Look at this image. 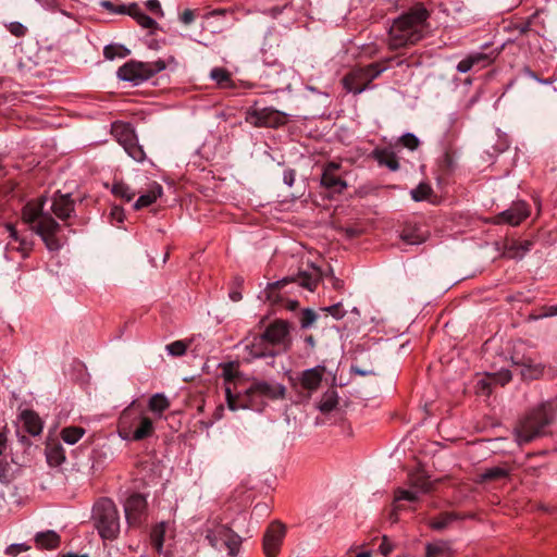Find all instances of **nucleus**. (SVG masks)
Wrapping results in <instances>:
<instances>
[{
	"label": "nucleus",
	"instance_id": "nucleus-45",
	"mask_svg": "<svg viewBox=\"0 0 557 557\" xmlns=\"http://www.w3.org/2000/svg\"><path fill=\"white\" fill-rule=\"evenodd\" d=\"M187 344L183 341H175L169 345H166V350L170 355L174 357H181L187 351Z\"/></svg>",
	"mask_w": 557,
	"mask_h": 557
},
{
	"label": "nucleus",
	"instance_id": "nucleus-14",
	"mask_svg": "<svg viewBox=\"0 0 557 557\" xmlns=\"http://www.w3.org/2000/svg\"><path fill=\"white\" fill-rule=\"evenodd\" d=\"M530 214L529 207L524 201L513 202L512 206L495 216V223H506L511 226L519 225Z\"/></svg>",
	"mask_w": 557,
	"mask_h": 557
},
{
	"label": "nucleus",
	"instance_id": "nucleus-20",
	"mask_svg": "<svg viewBox=\"0 0 557 557\" xmlns=\"http://www.w3.org/2000/svg\"><path fill=\"white\" fill-rule=\"evenodd\" d=\"M51 210L59 219L65 220L74 211V201L69 194L57 193L52 200Z\"/></svg>",
	"mask_w": 557,
	"mask_h": 557
},
{
	"label": "nucleus",
	"instance_id": "nucleus-50",
	"mask_svg": "<svg viewBox=\"0 0 557 557\" xmlns=\"http://www.w3.org/2000/svg\"><path fill=\"white\" fill-rule=\"evenodd\" d=\"M317 319V314L311 309H305L300 318L301 327H309Z\"/></svg>",
	"mask_w": 557,
	"mask_h": 557
},
{
	"label": "nucleus",
	"instance_id": "nucleus-47",
	"mask_svg": "<svg viewBox=\"0 0 557 557\" xmlns=\"http://www.w3.org/2000/svg\"><path fill=\"white\" fill-rule=\"evenodd\" d=\"M410 484H411V486H413L424 493L431 491L432 485H433L426 478H423V476L411 478Z\"/></svg>",
	"mask_w": 557,
	"mask_h": 557
},
{
	"label": "nucleus",
	"instance_id": "nucleus-41",
	"mask_svg": "<svg viewBox=\"0 0 557 557\" xmlns=\"http://www.w3.org/2000/svg\"><path fill=\"white\" fill-rule=\"evenodd\" d=\"M432 194V187L426 183H420L414 189L411 190V197L416 201L428 199Z\"/></svg>",
	"mask_w": 557,
	"mask_h": 557
},
{
	"label": "nucleus",
	"instance_id": "nucleus-58",
	"mask_svg": "<svg viewBox=\"0 0 557 557\" xmlns=\"http://www.w3.org/2000/svg\"><path fill=\"white\" fill-rule=\"evenodd\" d=\"M146 7L149 11L156 14H162V9L158 0H148Z\"/></svg>",
	"mask_w": 557,
	"mask_h": 557
},
{
	"label": "nucleus",
	"instance_id": "nucleus-39",
	"mask_svg": "<svg viewBox=\"0 0 557 557\" xmlns=\"http://www.w3.org/2000/svg\"><path fill=\"white\" fill-rule=\"evenodd\" d=\"M112 193L115 196L125 199L126 201H131L136 195V193L128 185L122 182L115 183L113 185Z\"/></svg>",
	"mask_w": 557,
	"mask_h": 557
},
{
	"label": "nucleus",
	"instance_id": "nucleus-46",
	"mask_svg": "<svg viewBox=\"0 0 557 557\" xmlns=\"http://www.w3.org/2000/svg\"><path fill=\"white\" fill-rule=\"evenodd\" d=\"M394 500H408V502H416L418 500V495L416 492L404 490V488H396L394 492Z\"/></svg>",
	"mask_w": 557,
	"mask_h": 557
},
{
	"label": "nucleus",
	"instance_id": "nucleus-28",
	"mask_svg": "<svg viewBox=\"0 0 557 557\" xmlns=\"http://www.w3.org/2000/svg\"><path fill=\"white\" fill-rule=\"evenodd\" d=\"M400 238L409 245H418L425 240V235L420 227L407 225L401 231Z\"/></svg>",
	"mask_w": 557,
	"mask_h": 557
},
{
	"label": "nucleus",
	"instance_id": "nucleus-15",
	"mask_svg": "<svg viewBox=\"0 0 557 557\" xmlns=\"http://www.w3.org/2000/svg\"><path fill=\"white\" fill-rule=\"evenodd\" d=\"M245 342V349L253 359L274 357L278 354V349L270 347L261 334L253 335L251 338H247Z\"/></svg>",
	"mask_w": 557,
	"mask_h": 557
},
{
	"label": "nucleus",
	"instance_id": "nucleus-29",
	"mask_svg": "<svg viewBox=\"0 0 557 557\" xmlns=\"http://www.w3.org/2000/svg\"><path fill=\"white\" fill-rule=\"evenodd\" d=\"M425 557H451V549L447 542L428 543L425 545Z\"/></svg>",
	"mask_w": 557,
	"mask_h": 557
},
{
	"label": "nucleus",
	"instance_id": "nucleus-40",
	"mask_svg": "<svg viewBox=\"0 0 557 557\" xmlns=\"http://www.w3.org/2000/svg\"><path fill=\"white\" fill-rule=\"evenodd\" d=\"M455 518L456 517L453 513H442L438 517L431 520L430 527L434 530H443L447 528L451 523V521L455 520Z\"/></svg>",
	"mask_w": 557,
	"mask_h": 557
},
{
	"label": "nucleus",
	"instance_id": "nucleus-60",
	"mask_svg": "<svg viewBox=\"0 0 557 557\" xmlns=\"http://www.w3.org/2000/svg\"><path fill=\"white\" fill-rule=\"evenodd\" d=\"M515 29H517L520 35L528 34L531 30V18L522 24L516 25Z\"/></svg>",
	"mask_w": 557,
	"mask_h": 557
},
{
	"label": "nucleus",
	"instance_id": "nucleus-19",
	"mask_svg": "<svg viewBox=\"0 0 557 557\" xmlns=\"http://www.w3.org/2000/svg\"><path fill=\"white\" fill-rule=\"evenodd\" d=\"M339 166L341 165L335 162L327 163L322 173L321 184L329 189L342 193L346 189L347 183L336 174Z\"/></svg>",
	"mask_w": 557,
	"mask_h": 557
},
{
	"label": "nucleus",
	"instance_id": "nucleus-62",
	"mask_svg": "<svg viewBox=\"0 0 557 557\" xmlns=\"http://www.w3.org/2000/svg\"><path fill=\"white\" fill-rule=\"evenodd\" d=\"M283 180L286 185L292 186L295 182V171L294 170L285 171Z\"/></svg>",
	"mask_w": 557,
	"mask_h": 557
},
{
	"label": "nucleus",
	"instance_id": "nucleus-18",
	"mask_svg": "<svg viewBox=\"0 0 557 557\" xmlns=\"http://www.w3.org/2000/svg\"><path fill=\"white\" fill-rule=\"evenodd\" d=\"M251 383L259 395H261L267 401L283 399L285 397L286 387L283 384L261 380H253Z\"/></svg>",
	"mask_w": 557,
	"mask_h": 557
},
{
	"label": "nucleus",
	"instance_id": "nucleus-25",
	"mask_svg": "<svg viewBox=\"0 0 557 557\" xmlns=\"http://www.w3.org/2000/svg\"><path fill=\"white\" fill-rule=\"evenodd\" d=\"M36 545L42 549H54L58 548L61 539L60 535L54 531L40 532L35 537Z\"/></svg>",
	"mask_w": 557,
	"mask_h": 557
},
{
	"label": "nucleus",
	"instance_id": "nucleus-49",
	"mask_svg": "<svg viewBox=\"0 0 557 557\" xmlns=\"http://www.w3.org/2000/svg\"><path fill=\"white\" fill-rule=\"evenodd\" d=\"M13 480L10 465L7 461H0V482L9 484Z\"/></svg>",
	"mask_w": 557,
	"mask_h": 557
},
{
	"label": "nucleus",
	"instance_id": "nucleus-2",
	"mask_svg": "<svg viewBox=\"0 0 557 557\" xmlns=\"http://www.w3.org/2000/svg\"><path fill=\"white\" fill-rule=\"evenodd\" d=\"M45 203L44 196L28 201L22 209V220L41 237L49 250H58L61 244L55 235L60 231V224L44 211Z\"/></svg>",
	"mask_w": 557,
	"mask_h": 557
},
{
	"label": "nucleus",
	"instance_id": "nucleus-30",
	"mask_svg": "<svg viewBox=\"0 0 557 557\" xmlns=\"http://www.w3.org/2000/svg\"><path fill=\"white\" fill-rule=\"evenodd\" d=\"M210 77L221 88H233L235 86L231 73L224 67H214L210 72Z\"/></svg>",
	"mask_w": 557,
	"mask_h": 557
},
{
	"label": "nucleus",
	"instance_id": "nucleus-36",
	"mask_svg": "<svg viewBox=\"0 0 557 557\" xmlns=\"http://www.w3.org/2000/svg\"><path fill=\"white\" fill-rule=\"evenodd\" d=\"M85 434V430L81 426H67L61 431V438L70 444H76Z\"/></svg>",
	"mask_w": 557,
	"mask_h": 557
},
{
	"label": "nucleus",
	"instance_id": "nucleus-61",
	"mask_svg": "<svg viewBox=\"0 0 557 557\" xmlns=\"http://www.w3.org/2000/svg\"><path fill=\"white\" fill-rule=\"evenodd\" d=\"M5 228L7 231L9 232L10 234V237L14 240V242H17L22 235L18 234V232L16 231L15 226L11 223H7L5 224Z\"/></svg>",
	"mask_w": 557,
	"mask_h": 557
},
{
	"label": "nucleus",
	"instance_id": "nucleus-9",
	"mask_svg": "<svg viewBox=\"0 0 557 557\" xmlns=\"http://www.w3.org/2000/svg\"><path fill=\"white\" fill-rule=\"evenodd\" d=\"M206 539L214 548H220V543L227 548L230 556H236L242 546V537L231 528L224 524H218L214 529H208Z\"/></svg>",
	"mask_w": 557,
	"mask_h": 557
},
{
	"label": "nucleus",
	"instance_id": "nucleus-12",
	"mask_svg": "<svg viewBox=\"0 0 557 557\" xmlns=\"http://www.w3.org/2000/svg\"><path fill=\"white\" fill-rule=\"evenodd\" d=\"M124 511L129 527H140L146 520V498L140 494L131 495L125 502Z\"/></svg>",
	"mask_w": 557,
	"mask_h": 557
},
{
	"label": "nucleus",
	"instance_id": "nucleus-27",
	"mask_svg": "<svg viewBox=\"0 0 557 557\" xmlns=\"http://www.w3.org/2000/svg\"><path fill=\"white\" fill-rule=\"evenodd\" d=\"M293 282V280L289 278H283L281 281L274 282L269 284L265 293H267V299L272 304H281L284 301V297L281 293V288L287 285L288 283Z\"/></svg>",
	"mask_w": 557,
	"mask_h": 557
},
{
	"label": "nucleus",
	"instance_id": "nucleus-59",
	"mask_svg": "<svg viewBox=\"0 0 557 557\" xmlns=\"http://www.w3.org/2000/svg\"><path fill=\"white\" fill-rule=\"evenodd\" d=\"M195 18V13L193 10L190 9H186L182 14H181V21L184 23V24H190Z\"/></svg>",
	"mask_w": 557,
	"mask_h": 557
},
{
	"label": "nucleus",
	"instance_id": "nucleus-31",
	"mask_svg": "<svg viewBox=\"0 0 557 557\" xmlns=\"http://www.w3.org/2000/svg\"><path fill=\"white\" fill-rule=\"evenodd\" d=\"M483 62L484 64L483 65H486L490 63V60H488V57L484 53H474V54H471L469 57H467L466 59L461 60L458 65H457V70L460 72V73H467L469 72L475 64H479Z\"/></svg>",
	"mask_w": 557,
	"mask_h": 557
},
{
	"label": "nucleus",
	"instance_id": "nucleus-26",
	"mask_svg": "<svg viewBox=\"0 0 557 557\" xmlns=\"http://www.w3.org/2000/svg\"><path fill=\"white\" fill-rule=\"evenodd\" d=\"M127 14L144 28H152L157 25V22L148 16L136 3L128 5Z\"/></svg>",
	"mask_w": 557,
	"mask_h": 557
},
{
	"label": "nucleus",
	"instance_id": "nucleus-6",
	"mask_svg": "<svg viewBox=\"0 0 557 557\" xmlns=\"http://www.w3.org/2000/svg\"><path fill=\"white\" fill-rule=\"evenodd\" d=\"M165 69L166 63L163 60L153 62H140L132 60L119 69L117 76L122 81L138 85L145 81H148Z\"/></svg>",
	"mask_w": 557,
	"mask_h": 557
},
{
	"label": "nucleus",
	"instance_id": "nucleus-35",
	"mask_svg": "<svg viewBox=\"0 0 557 557\" xmlns=\"http://www.w3.org/2000/svg\"><path fill=\"white\" fill-rule=\"evenodd\" d=\"M170 407L169 399L163 394H154L150 397L148 408L161 416Z\"/></svg>",
	"mask_w": 557,
	"mask_h": 557
},
{
	"label": "nucleus",
	"instance_id": "nucleus-48",
	"mask_svg": "<svg viewBox=\"0 0 557 557\" xmlns=\"http://www.w3.org/2000/svg\"><path fill=\"white\" fill-rule=\"evenodd\" d=\"M16 243L18 245L14 247V249H16L22 255V257H27L33 249V242L27 237L22 236Z\"/></svg>",
	"mask_w": 557,
	"mask_h": 557
},
{
	"label": "nucleus",
	"instance_id": "nucleus-22",
	"mask_svg": "<svg viewBox=\"0 0 557 557\" xmlns=\"http://www.w3.org/2000/svg\"><path fill=\"white\" fill-rule=\"evenodd\" d=\"M112 135L123 148L131 145V141L137 137L132 126L123 122L113 123Z\"/></svg>",
	"mask_w": 557,
	"mask_h": 557
},
{
	"label": "nucleus",
	"instance_id": "nucleus-52",
	"mask_svg": "<svg viewBox=\"0 0 557 557\" xmlns=\"http://www.w3.org/2000/svg\"><path fill=\"white\" fill-rule=\"evenodd\" d=\"M322 310L329 312L335 319H342L346 313V311L343 309V306L341 302L325 307Z\"/></svg>",
	"mask_w": 557,
	"mask_h": 557
},
{
	"label": "nucleus",
	"instance_id": "nucleus-10",
	"mask_svg": "<svg viewBox=\"0 0 557 557\" xmlns=\"http://www.w3.org/2000/svg\"><path fill=\"white\" fill-rule=\"evenodd\" d=\"M270 347L286 351L289 348V325L286 321L275 320L261 334Z\"/></svg>",
	"mask_w": 557,
	"mask_h": 557
},
{
	"label": "nucleus",
	"instance_id": "nucleus-13",
	"mask_svg": "<svg viewBox=\"0 0 557 557\" xmlns=\"http://www.w3.org/2000/svg\"><path fill=\"white\" fill-rule=\"evenodd\" d=\"M258 127H278L287 122V115L273 108L255 110L247 119Z\"/></svg>",
	"mask_w": 557,
	"mask_h": 557
},
{
	"label": "nucleus",
	"instance_id": "nucleus-4",
	"mask_svg": "<svg viewBox=\"0 0 557 557\" xmlns=\"http://www.w3.org/2000/svg\"><path fill=\"white\" fill-rule=\"evenodd\" d=\"M547 404H542L532 409L515 428L517 442L521 444L530 443L534 438L544 434V429L550 423L552 418L548 414Z\"/></svg>",
	"mask_w": 557,
	"mask_h": 557
},
{
	"label": "nucleus",
	"instance_id": "nucleus-3",
	"mask_svg": "<svg viewBox=\"0 0 557 557\" xmlns=\"http://www.w3.org/2000/svg\"><path fill=\"white\" fill-rule=\"evenodd\" d=\"M153 432V421L137 401H132L121 412L117 421V433L123 440L139 442L150 437Z\"/></svg>",
	"mask_w": 557,
	"mask_h": 557
},
{
	"label": "nucleus",
	"instance_id": "nucleus-5",
	"mask_svg": "<svg viewBox=\"0 0 557 557\" xmlns=\"http://www.w3.org/2000/svg\"><path fill=\"white\" fill-rule=\"evenodd\" d=\"M95 525L104 540H114L120 532L119 511L110 498H101L94 506Z\"/></svg>",
	"mask_w": 557,
	"mask_h": 557
},
{
	"label": "nucleus",
	"instance_id": "nucleus-42",
	"mask_svg": "<svg viewBox=\"0 0 557 557\" xmlns=\"http://www.w3.org/2000/svg\"><path fill=\"white\" fill-rule=\"evenodd\" d=\"M531 246L530 242H524L521 244H512L509 246L505 252V256L508 258H518L522 257L525 251L529 250Z\"/></svg>",
	"mask_w": 557,
	"mask_h": 557
},
{
	"label": "nucleus",
	"instance_id": "nucleus-21",
	"mask_svg": "<svg viewBox=\"0 0 557 557\" xmlns=\"http://www.w3.org/2000/svg\"><path fill=\"white\" fill-rule=\"evenodd\" d=\"M24 429L33 436H37L42 431V421L40 417L33 410H24L20 414Z\"/></svg>",
	"mask_w": 557,
	"mask_h": 557
},
{
	"label": "nucleus",
	"instance_id": "nucleus-1",
	"mask_svg": "<svg viewBox=\"0 0 557 557\" xmlns=\"http://www.w3.org/2000/svg\"><path fill=\"white\" fill-rule=\"evenodd\" d=\"M429 16L424 5L418 3L395 18L388 32V48L397 50L420 41L425 35Z\"/></svg>",
	"mask_w": 557,
	"mask_h": 557
},
{
	"label": "nucleus",
	"instance_id": "nucleus-34",
	"mask_svg": "<svg viewBox=\"0 0 557 557\" xmlns=\"http://www.w3.org/2000/svg\"><path fill=\"white\" fill-rule=\"evenodd\" d=\"M338 404V397L335 391L331 389L322 395L319 403V410L323 413H329L336 408Z\"/></svg>",
	"mask_w": 557,
	"mask_h": 557
},
{
	"label": "nucleus",
	"instance_id": "nucleus-23",
	"mask_svg": "<svg viewBox=\"0 0 557 557\" xmlns=\"http://www.w3.org/2000/svg\"><path fill=\"white\" fill-rule=\"evenodd\" d=\"M372 157L377 161L380 165L388 168L391 171H397L399 169V162L395 152L388 149H374Z\"/></svg>",
	"mask_w": 557,
	"mask_h": 557
},
{
	"label": "nucleus",
	"instance_id": "nucleus-33",
	"mask_svg": "<svg viewBox=\"0 0 557 557\" xmlns=\"http://www.w3.org/2000/svg\"><path fill=\"white\" fill-rule=\"evenodd\" d=\"M47 460L50 466L58 467L65 460V451L60 444H52L47 447Z\"/></svg>",
	"mask_w": 557,
	"mask_h": 557
},
{
	"label": "nucleus",
	"instance_id": "nucleus-51",
	"mask_svg": "<svg viewBox=\"0 0 557 557\" xmlns=\"http://www.w3.org/2000/svg\"><path fill=\"white\" fill-rule=\"evenodd\" d=\"M401 144L409 148L410 150H414L419 146V139L416 137V135L411 133H407L400 137Z\"/></svg>",
	"mask_w": 557,
	"mask_h": 557
},
{
	"label": "nucleus",
	"instance_id": "nucleus-8",
	"mask_svg": "<svg viewBox=\"0 0 557 557\" xmlns=\"http://www.w3.org/2000/svg\"><path fill=\"white\" fill-rule=\"evenodd\" d=\"M225 397L227 406L231 410L247 408L256 411H262L268 403L261 395H259L252 383L247 389H245L244 393L236 394L233 393L231 386H227L225 388Z\"/></svg>",
	"mask_w": 557,
	"mask_h": 557
},
{
	"label": "nucleus",
	"instance_id": "nucleus-11",
	"mask_svg": "<svg viewBox=\"0 0 557 557\" xmlns=\"http://www.w3.org/2000/svg\"><path fill=\"white\" fill-rule=\"evenodd\" d=\"M285 535L286 525L284 523L274 520L269 524L262 540V548L265 557H276L280 554Z\"/></svg>",
	"mask_w": 557,
	"mask_h": 557
},
{
	"label": "nucleus",
	"instance_id": "nucleus-16",
	"mask_svg": "<svg viewBox=\"0 0 557 557\" xmlns=\"http://www.w3.org/2000/svg\"><path fill=\"white\" fill-rule=\"evenodd\" d=\"M511 362L513 366L520 368V374L523 380H539L544 374L545 366L534 363L529 357H511Z\"/></svg>",
	"mask_w": 557,
	"mask_h": 557
},
{
	"label": "nucleus",
	"instance_id": "nucleus-63",
	"mask_svg": "<svg viewBox=\"0 0 557 557\" xmlns=\"http://www.w3.org/2000/svg\"><path fill=\"white\" fill-rule=\"evenodd\" d=\"M8 436L4 432H0V456L3 455L7 449Z\"/></svg>",
	"mask_w": 557,
	"mask_h": 557
},
{
	"label": "nucleus",
	"instance_id": "nucleus-53",
	"mask_svg": "<svg viewBox=\"0 0 557 557\" xmlns=\"http://www.w3.org/2000/svg\"><path fill=\"white\" fill-rule=\"evenodd\" d=\"M10 33L15 37H23L26 34V27L20 22H12L8 26Z\"/></svg>",
	"mask_w": 557,
	"mask_h": 557
},
{
	"label": "nucleus",
	"instance_id": "nucleus-37",
	"mask_svg": "<svg viewBox=\"0 0 557 557\" xmlns=\"http://www.w3.org/2000/svg\"><path fill=\"white\" fill-rule=\"evenodd\" d=\"M165 528L163 523H160L152 528L150 532L151 545L158 553H161L163 548Z\"/></svg>",
	"mask_w": 557,
	"mask_h": 557
},
{
	"label": "nucleus",
	"instance_id": "nucleus-54",
	"mask_svg": "<svg viewBox=\"0 0 557 557\" xmlns=\"http://www.w3.org/2000/svg\"><path fill=\"white\" fill-rule=\"evenodd\" d=\"M29 546L26 544H12L7 547L5 553L10 556L15 557L23 552H27Z\"/></svg>",
	"mask_w": 557,
	"mask_h": 557
},
{
	"label": "nucleus",
	"instance_id": "nucleus-17",
	"mask_svg": "<svg viewBox=\"0 0 557 557\" xmlns=\"http://www.w3.org/2000/svg\"><path fill=\"white\" fill-rule=\"evenodd\" d=\"M324 372L325 367L323 366H317L314 368L302 371L299 376L300 387L307 391L309 394L315 392L321 385Z\"/></svg>",
	"mask_w": 557,
	"mask_h": 557
},
{
	"label": "nucleus",
	"instance_id": "nucleus-56",
	"mask_svg": "<svg viewBox=\"0 0 557 557\" xmlns=\"http://www.w3.org/2000/svg\"><path fill=\"white\" fill-rule=\"evenodd\" d=\"M379 550L384 557H388V555L392 553L393 545L389 543L386 536H383L382 542L379 546Z\"/></svg>",
	"mask_w": 557,
	"mask_h": 557
},
{
	"label": "nucleus",
	"instance_id": "nucleus-38",
	"mask_svg": "<svg viewBox=\"0 0 557 557\" xmlns=\"http://www.w3.org/2000/svg\"><path fill=\"white\" fill-rule=\"evenodd\" d=\"M124 150L127 154L137 162H143L146 159V153L143 147L138 144L137 137L127 145Z\"/></svg>",
	"mask_w": 557,
	"mask_h": 557
},
{
	"label": "nucleus",
	"instance_id": "nucleus-44",
	"mask_svg": "<svg viewBox=\"0 0 557 557\" xmlns=\"http://www.w3.org/2000/svg\"><path fill=\"white\" fill-rule=\"evenodd\" d=\"M129 51L122 46L109 45L103 49V54L108 60H113L115 57H126Z\"/></svg>",
	"mask_w": 557,
	"mask_h": 557
},
{
	"label": "nucleus",
	"instance_id": "nucleus-55",
	"mask_svg": "<svg viewBox=\"0 0 557 557\" xmlns=\"http://www.w3.org/2000/svg\"><path fill=\"white\" fill-rule=\"evenodd\" d=\"M492 380L500 385H505L511 380V373L509 370H504L499 373L493 374Z\"/></svg>",
	"mask_w": 557,
	"mask_h": 557
},
{
	"label": "nucleus",
	"instance_id": "nucleus-24",
	"mask_svg": "<svg viewBox=\"0 0 557 557\" xmlns=\"http://www.w3.org/2000/svg\"><path fill=\"white\" fill-rule=\"evenodd\" d=\"M162 186L153 182L146 194L141 195L135 202L134 208L136 210L148 207L157 201L162 196Z\"/></svg>",
	"mask_w": 557,
	"mask_h": 557
},
{
	"label": "nucleus",
	"instance_id": "nucleus-64",
	"mask_svg": "<svg viewBox=\"0 0 557 557\" xmlns=\"http://www.w3.org/2000/svg\"><path fill=\"white\" fill-rule=\"evenodd\" d=\"M553 315H557V305L544 308V312L541 314V317H553Z\"/></svg>",
	"mask_w": 557,
	"mask_h": 557
},
{
	"label": "nucleus",
	"instance_id": "nucleus-43",
	"mask_svg": "<svg viewBox=\"0 0 557 557\" xmlns=\"http://www.w3.org/2000/svg\"><path fill=\"white\" fill-rule=\"evenodd\" d=\"M222 376L225 383V388L231 386V383H233L234 380L238 376V371L233 362L223 364Z\"/></svg>",
	"mask_w": 557,
	"mask_h": 557
},
{
	"label": "nucleus",
	"instance_id": "nucleus-32",
	"mask_svg": "<svg viewBox=\"0 0 557 557\" xmlns=\"http://www.w3.org/2000/svg\"><path fill=\"white\" fill-rule=\"evenodd\" d=\"M510 474V469L502 466H496L485 469L480 474L481 482L497 481L507 478Z\"/></svg>",
	"mask_w": 557,
	"mask_h": 557
},
{
	"label": "nucleus",
	"instance_id": "nucleus-57",
	"mask_svg": "<svg viewBox=\"0 0 557 557\" xmlns=\"http://www.w3.org/2000/svg\"><path fill=\"white\" fill-rule=\"evenodd\" d=\"M300 286L308 288L309 290L313 292L317 287V281L311 278L309 275H302L300 277Z\"/></svg>",
	"mask_w": 557,
	"mask_h": 557
},
{
	"label": "nucleus",
	"instance_id": "nucleus-7",
	"mask_svg": "<svg viewBox=\"0 0 557 557\" xmlns=\"http://www.w3.org/2000/svg\"><path fill=\"white\" fill-rule=\"evenodd\" d=\"M385 70L380 63L354 69L343 77V86L348 92L360 94Z\"/></svg>",
	"mask_w": 557,
	"mask_h": 557
}]
</instances>
